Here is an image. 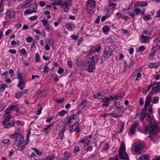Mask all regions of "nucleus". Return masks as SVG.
Instances as JSON below:
<instances>
[{
    "label": "nucleus",
    "mask_w": 160,
    "mask_h": 160,
    "mask_svg": "<svg viewBox=\"0 0 160 160\" xmlns=\"http://www.w3.org/2000/svg\"><path fill=\"white\" fill-rule=\"evenodd\" d=\"M98 59L97 55L92 57L88 55L87 56L85 65L87 67V70L89 72H92L95 69V61Z\"/></svg>",
    "instance_id": "obj_1"
},
{
    "label": "nucleus",
    "mask_w": 160,
    "mask_h": 160,
    "mask_svg": "<svg viewBox=\"0 0 160 160\" xmlns=\"http://www.w3.org/2000/svg\"><path fill=\"white\" fill-rule=\"evenodd\" d=\"M147 5V3L146 2H136L134 4L135 8L133 12H129L128 14L131 16L132 18L135 17V15H137L142 12L140 9L138 8V7H140L146 6Z\"/></svg>",
    "instance_id": "obj_2"
},
{
    "label": "nucleus",
    "mask_w": 160,
    "mask_h": 160,
    "mask_svg": "<svg viewBox=\"0 0 160 160\" xmlns=\"http://www.w3.org/2000/svg\"><path fill=\"white\" fill-rule=\"evenodd\" d=\"M118 154L120 158L122 159L128 160V156L125 151V146L124 144L122 143L121 144L118 151Z\"/></svg>",
    "instance_id": "obj_3"
},
{
    "label": "nucleus",
    "mask_w": 160,
    "mask_h": 160,
    "mask_svg": "<svg viewBox=\"0 0 160 160\" xmlns=\"http://www.w3.org/2000/svg\"><path fill=\"white\" fill-rule=\"evenodd\" d=\"M15 140V144L18 147L19 150H21L25 148L26 142L24 140L23 138H16Z\"/></svg>",
    "instance_id": "obj_4"
},
{
    "label": "nucleus",
    "mask_w": 160,
    "mask_h": 160,
    "mask_svg": "<svg viewBox=\"0 0 160 160\" xmlns=\"http://www.w3.org/2000/svg\"><path fill=\"white\" fill-rule=\"evenodd\" d=\"M157 128V126L156 124L151 122L146 126L145 129L146 132L148 133H150L153 132Z\"/></svg>",
    "instance_id": "obj_5"
},
{
    "label": "nucleus",
    "mask_w": 160,
    "mask_h": 160,
    "mask_svg": "<svg viewBox=\"0 0 160 160\" xmlns=\"http://www.w3.org/2000/svg\"><path fill=\"white\" fill-rule=\"evenodd\" d=\"M112 52V50L110 47H107L105 48L104 51L103 56L105 59H107L109 57Z\"/></svg>",
    "instance_id": "obj_6"
},
{
    "label": "nucleus",
    "mask_w": 160,
    "mask_h": 160,
    "mask_svg": "<svg viewBox=\"0 0 160 160\" xmlns=\"http://www.w3.org/2000/svg\"><path fill=\"white\" fill-rule=\"evenodd\" d=\"M160 92V82H157L154 84L151 92L152 94H155L157 92Z\"/></svg>",
    "instance_id": "obj_7"
},
{
    "label": "nucleus",
    "mask_w": 160,
    "mask_h": 160,
    "mask_svg": "<svg viewBox=\"0 0 160 160\" xmlns=\"http://www.w3.org/2000/svg\"><path fill=\"white\" fill-rule=\"evenodd\" d=\"M113 100V97L110 96L109 97H106L103 98L102 102L103 103L102 106L107 107L109 104L110 102Z\"/></svg>",
    "instance_id": "obj_8"
},
{
    "label": "nucleus",
    "mask_w": 160,
    "mask_h": 160,
    "mask_svg": "<svg viewBox=\"0 0 160 160\" xmlns=\"http://www.w3.org/2000/svg\"><path fill=\"white\" fill-rule=\"evenodd\" d=\"M132 148L133 151L137 152H140L143 148V145L141 143L134 145L132 146Z\"/></svg>",
    "instance_id": "obj_9"
},
{
    "label": "nucleus",
    "mask_w": 160,
    "mask_h": 160,
    "mask_svg": "<svg viewBox=\"0 0 160 160\" xmlns=\"http://www.w3.org/2000/svg\"><path fill=\"white\" fill-rule=\"evenodd\" d=\"M41 21L43 24V26L45 28L46 31L48 32H49L50 26L49 24L48 23V20L46 18H44Z\"/></svg>",
    "instance_id": "obj_10"
},
{
    "label": "nucleus",
    "mask_w": 160,
    "mask_h": 160,
    "mask_svg": "<svg viewBox=\"0 0 160 160\" xmlns=\"http://www.w3.org/2000/svg\"><path fill=\"white\" fill-rule=\"evenodd\" d=\"M72 5L71 1H67L64 2L62 5V7L63 9L65 12H67L68 10V7Z\"/></svg>",
    "instance_id": "obj_11"
},
{
    "label": "nucleus",
    "mask_w": 160,
    "mask_h": 160,
    "mask_svg": "<svg viewBox=\"0 0 160 160\" xmlns=\"http://www.w3.org/2000/svg\"><path fill=\"white\" fill-rule=\"evenodd\" d=\"M92 137V135H91L88 136H85L83 137L79 141V142H81L82 143H85L86 142H91V139H90Z\"/></svg>",
    "instance_id": "obj_12"
},
{
    "label": "nucleus",
    "mask_w": 160,
    "mask_h": 160,
    "mask_svg": "<svg viewBox=\"0 0 160 160\" xmlns=\"http://www.w3.org/2000/svg\"><path fill=\"white\" fill-rule=\"evenodd\" d=\"M66 129V127L65 126H63L61 129L59 131L58 133V136L60 139H62L64 137V133Z\"/></svg>",
    "instance_id": "obj_13"
},
{
    "label": "nucleus",
    "mask_w": 160,
    "mask_h": 160,
    "mask_svg": "<svg viewBox=\"0 0 160 160\" xmlns=\"http://www.w3.org/2000/svg\"><path fill=\"white\" fill-rule=\"evenodd\" d=\"M15 15V12L14 11L8 10L5 15L6 18L10 19L13 18Z\"/></svg>",
    "instance_id": "obj_14"
},
{
    "label": "nucleus",
    "mask_w": 160,
    "mask_h": 160,
    "mask_svg": "<svg viewBox=\"0 0 160 160\" xmlns=\"http://www.w3.org/2000/svg\"><path fill=\"white\" fill-rule=\"evenodd\" d=\"M140 38L142 42L143 43H145L148 42L150 37L145 36L143 34H142L140 36Z\"/></svg>",
    "instance_id": "obj_15"
},
{
    "label": "nucleus",
    "mask_w": 160,
    "mask_h": 160,
    "mask_svg": "<svg viewBox=\"0 0 160 160\" xmlns=\"http://www.w3.org/2000/svg\"><path fill=\"white\" fill-rule=\"evenodd\" d=\"M151 100V97L150 95L147 96L146 98L145 103L144 105V108H147L148 106L150 104Z\"/></svg>",
    "instance_id": "obj_16"
},
{
    "label": "nucleus",
    "mask_w": 160,
    "mask_h": 160,
    "mask_svg": "<svg viewBox=\"0 0 160 160\" xmlns=\"http://www.w3.org/2000/svg\"><path fill=\"white\" fill-rule=\"evenodd\" d=\"M139 124V122L138 121L136 122L131 127L130 132L131 134H133L135 132V128L137 127Z\"/></svg>",
    "instance_id": "obj_17"
},
{
    "label": "nucleus",
    "mask_w": 160,
    "mask_h": 160,
    "mask_svg": "<svg viewBox=\"0 0 160 160\" xmlns=\"http://www.w3.org/2000/svg\"><path fill=\"white\" fill-rule=\"evenodd\" d=\"M95 1L94 0H88L87 3V7H95Z\"/></svg>",
    "instance_id": "obj_18"
},
{
    "label": "nucleus",
    "mask_w": 160,
    "mask_h": 160,
    "mask_svg": "<svg viewBox=\"0 0 160 160\" xmlns=\"http://www.w3.org/2000/svg\"><path fill=\"white\" fill-rule=\"evenodd\" d=\"M159 66V64L158 62H150L149 63L148 66L151 68H157Z\"/></svg>",
    "instance_id": "obj_19"
},
{
    "label": "nucleus",
    "mask_w": 160,
    "mask_h": 160,
    "mask_svg": "<svg viewBox=\"0 0 160 160\" xmlns=\"http://www.w3.org/2000/svg\"><path fill=\"white\" fill-rule=\"evenodd\" d=\"M19 82L18 85V87L21 90L23 89V86L25 85V83L23 79L19 80Z\"/></svg>",
    "instance_id": "obj_20"
},
{
    "label": "nucleus",
    "mask_w": 160,
    "mask_h": 160,
    "mask_svg": "<svg viewBox=\"0 0 160 160\" xmlns=\"http://www.w3.org/2000/svg\"><path fill=\"white\" fill-rule=\"evenodd\" d=\"M54 122H53L51 124L49 125L46 128H44L43 130H44L47 133L49 132L51 129V128L52 127H54Z\"/></svg>",
    "instance_id": "obj_21"
},
{
    "label": "nucleus",
    "mask_w": 160,
    "mask_h": 160,
    "mask_svg": "<svg viewBox=\"0 0 160 160\" xmlns=\"http://www.w3.org/2000/svg\"><path fill=\"white\" fill-rule=\"evenodd\" d=\"M3 117L5 118L4 121L2 122V124L3 125H4L5 124L6 122L9 121L11 119V116L10 114H5Z\"/></svg>",
    "instance_id": "obj_22"
},
{
    "label": "nucleus",
    "mask_w": 160,
    "mask_h": 160,
    "mask_svg": "<svg viewBox=\"0 0 160 160\" xmlns=\"http://www.w3.org/2000/svg\"><path fill=\"white\" fill-rule=\"evenodd\" d=\"M87 101L84 100L82 101L81 103L78 107V109L82 110L84 108H85L87 104Z\"/></svg>",
    "instance_id": "obj_23"
},
{
    "label": "nucleus",
    "mask_w": 160,
    "mask_h": 160,
    "mask_svg": "<svg viewBox=\"0 0 160 160\" xmlns=\"http://www.w3.org/2000/svg\"><path fill=\"white\" fill-rule=\"evenodd\" d=\"M115 40V38L111 36L106 39V42L107 43H112Z\"/></svg>",
    "instance_id": "obj_24"
},
{
    "label": "nucleus",
    "mask_w": 160,
    "mask_h": 160,
    "mask_svg": "<svg viewBox=\"0 0 160 160\" xmlns=\"http://www.w3.org/2000/svg\"><path fill=\"white\" fill-rule=\"evenodd\" d=\"M101 48V46L100 45H96L91 49V52H98L100 50Z\"/></svg>",
    "instance_id": "obj_25"
},
{
    "label": "nucleus",
    "mask_w": 160,
    "mask_h": 160,
    "mask_svg": "<svg viewBox=\"0 0 160 160\" xmlns=\"http://www.w3.org/2000/svg\"><path fill=\"white\" fill-rule=\"evenodd\" d=\"M87 11L89 13L92 14L94 13L95 11V7H87Z\"/></svg>",
    "instance_id": "obj_26"
},
{
    "label": "nucleus",
    "mask_w": 160,
    "mask_h": 160,
    "mask_svg": "<svg viewBox=\"0 0 160 160\" xmlns=\"http://www.w3.org/2000/svg\"><path fill=\"white\" fill-rule=\"evenodd\" d=\"M15 122L14 121H11L9 122L5 126V128L7 129H9L10 128L13 127L14 124Z\"/></svg>",
    "instance_id": "obj_27"
},
{
    "label": "nucleus",
    "mask_w": 160,
    "mask_h": 160,
    "mask_svg": "<svg viewBox=\"0 0 160 160\" xmlns=\"http://www.w3.org/2000/svg\"><path fill=\"white\" fill-rule=\"evenodd\" d=\"M72 156L70 153L68 152L67 151H66L64 153V158L63 159L64 160H67L68 158L71 157Z\"/></svg>",
    "instance_id": "obj_28"
},
{
    "label": "nucleus",
    "mask_w": 160,
    "mask_h": 160,
    "mask_svg": "<svg viewBox=\"0 0 160 160\" xmlns=\"http://www.w3.org/2000/svg\"><path fill=\"white\" fill-rule=\"evenodd\" d=\"M124 96V95H122L121 94L115 95L113 97V100H119L122 98Z\"/></svg>",
    "instance_id": "obj_29"
},
{
    "label": "nucleus",
    "mask_w": 160,
    "mask_h": 160,
    "mask_svg": "<svg viewBox=\"0 0 160 160\" xmlns=\"http://www.w3.org/2000/svg\"><path fill=\"white\" fill-rule=\"evenodd\" d=\"M138 160H149V157L148 154L142 155L140 157Z\"/></svg>",
    "instance_id": "obj_30"
},
{
    "label": "nucleus",
    "mask_w": 160,
    "mask_h": 160,
    "mask_svg": "<svg viewBox=\"0 0 160 160\" xmlns=\"http://www.w3.org/2000/svg\"><path fill=\"white\" fill-rule=\"evenodd\" d=\"M90 144L91 142H86L84 145L83 149L86 150H88L92 146Z\"/></svg>",
    "instance_id": "obj_31"
},
{
    "label": "nucleus",
    "mask_w": 160,
    "mask_h": 160,
    "mask_svg": "<svg viewBox=\"0 0 160 160\" xmlns=\"http://www.w3.org/2000/svg\"><path fill=\"white\" fill-rule=\"evenodd\" d=\"M54 157L53 155H50L42 159V160H53Z\"/></svg>",
    "instance_id": "obj_32"
},
{
    "label": "nucleus",
    "mask_w": 160,
    "mask_h": 160,
    "mask_svg": "<svg viewBox=\"0 0 160 160\" xmlns=\"http://www.w3.org/2000/svg\"><path fill=\"white\" fill-rule=\"evenodd\" d=\"M146 47L144 45L139 46L138 49V51L140 52L144 51L146 49Z\"/></svg>",
    "instance_id": "obj_33"
},
{
    "label": "nucleus",
    "mask_w": 160,
    "mask_h": 160,
    "mask_svg": "<svg viewBox=\"0 0 160 160\" xmlns=\"http://www.w3.org/2000/svg\"><path fill=\"white\" fill-rule=\"evenodd\" d=\"M110 27L107 25H105L102 28V30L104 33H106L108 32L110 30Z\"/></svg>",
    "instance_id": "obj_34"
},
{
    "label": "nucleus",
    "mask_w": 160,
    "mask_h": 160,
    "mask_svg": "<svg viewBox=\"0 0 160 160\" xmlns=\"http://www.w3.org/2000/svg\"><path fill=\"white\" fill-rule=\"evenodd\" d=\"M158 99L159 98L158 97H153L152 99L151 102L154 104L158 103Z\"/></svg>",
    "instance_id": "obj_35"
},
{
    "label": "nucleus",
    "mask_w": 160,
    "mask_h": 160,
    "mask_svg": "<svg viewBox=\"0 0 160 160\" xmlns=\"http://www.w3.org/2000/svg\"><path fill=\"white\" fill-rule=\"evenodd\" d=\"M146 116V113L145 112L141 113L140 116V118L142 121H143Z\"/></svg>",
    "instance_id": "obj_36"
},
{
    "label": "nucleus",
    "mask_w": 160,
    "mask_h": 160,
    "mask_svg": "<svg viewBox=\"0 0 160 160\" xmlns=\"http://www.w3.org/2000/svg\"><path fill=\"white\" fill-rule=\"evenodd\" d=\"M8 110H10L11 111L13 110H17L18 109V107L16 106L10 105L8 107Z\"/></svg>",
    "instance_id": "obj_37"
},
{
    "label": "nucleus",
    "mask_w": 160,
    "mask_h": 160,
    "mask_svg": "<svg viewBox=\"0 0 160 160\" xmlns=\"http://www.w3.org/2000/svg\"><path fill=\"white\" fill-rule=\"evenodd\" d=\"M32 150H34V152H35L37 155L39 156H41L42 155V152L39 151L37 149L33 148H32Z\"/></svg>",
    "instance_id": "obj_38"
},
{
    "label": "nucleus",
    "mask_w": 160,
    "mask_h": 160,
    "mask_svg": "<svg viewBox=\"0 0 160 160\" xmlns=\"http://www.w3.org/2000/svg\"><path fill=\"white\" fill-rule=\"evenodd\" d=\"M94 98L97 99H101L102 98V96L100 93H96L94 95Z\"/></svg>",
    "instance_id": "obj_39"
},
{
    "label": "nucleus",
    "mask_w": 160,
    "mask_h": 160,
    "mask_svg": "<svg viewBox=\"0 0 160 160\" xmlns=\"http://www.w3.org/2000/svg\"><path fill=\"white\" fill-rule=\"evenodd\" d=\"M74 116L73 115H71L70 116L67 117L66 118H67L68 120L67 122L69 123H72L71 121L73 119Z\"/></svg>",
    "instance_id": "obj_40"
},
{
    "label": "nucleus",
    "mask_w": 160,
    "mask_h": 160,
    "mask_svg": "<svg viewBox=\"0 0 160 160\" xmlns=\"http://www.w3.org/2000/svg\"><path fill=\"white\" fill-rule=\"evenodd\" d=\"M62 3V1L61 0H57L54 1L52 3V5H60Z\"/></svg>",
    "instance_id": "obj_41"
},
{
    "label": "nucleus",
    "mask_w": 160,
    "mask_h": 160,
    "mask_svg": "<svg viewBox=\"0 0 160 160\" xmlns=\"http://www.w3.org/2000/svg\"><path fill=\"white\" fill-rule=\"evenodd\" d=\"M22 74L20 73V70H18L17 71V78L19 80L22 79Z\"/></svg>",
    "instance_id": "obj_42"
},
{
    "label": "nucleus",
    "mask_w": 160,
    "mask_h": 160,
    "mask_svg": "<svg viewBox=\"0 0 160 160\" xmlns=\"http://www.w3.org/2000/svg\"><path fill=\"white\" fill-rule=\"evenodd\" d=\"M30 4L29 3H27L25 4H23L21 6H19L18 7L19 8H25L26 7H27L30 6Z\"/></svg>",
    "instance_id": "obj_43"
},
{
    "label": "nucleus",
    "mask_w": 160,
    "mask_h": 160,
    "mask_svg": "<svg viewBox=\"0 0 160 160\" xmlns=\"http://www.w3.org/2000/svg\"><path fill=\"white\" fill-rule=\"evenodd\" d=\"M153 118L152 115L148 114L146 118V121H148V122L151 121L152 120Z\"/></svg>",
    "instance_id": "obj_44"
},
{
    "label": "nucleus",
    "mask_w": 160,
    "mask_h": 160,
    "mask_svg": "<svg viewBox=\"0 0 160 160\" xmlns=\"http://www.w3.org/2000/svg\"><path fill=\"white\" fill-rule=\"evenodd\" d=\"M46 42L48 43L47 44H48L50 45H52L53 44L54 41L52 39H48V40H46Z\"/></svg>",
    "instance_id": "obj_45"
},
{
    "label": "nucleus",
    "mask_w": 160,
    "mask_h": 160,
    "mask_svg": "<svg viewBox=\"0 0 160 160\" xmlns=\"http://www.w3.org/2000/svg\"><path fill=\"white\" fill-rule=\"evenodd\" d=\"M33 12L31 9H28V10L25 11L24 12V14L25 15H26L28 14H30Z\"/></svg>",
    "instance_id": "obj_46"
},
{
    "label": "nucleus",
    "mask_w": 160,
    "mask_h": 160,
    "mask_svg": "<svg viewBox=\"0 0 160 160\" xmlns=\"http://www.w3.org/2000/svg\"><path fill=\"white\" fill-rule=\"evenodd\" d=\"M22 96V94L20 92H19L15 94V97L17 98H20Z\"/></svg>",
    "instance_id": "obj_47"
},
{
    "label": "nucleus",
    "mask_w": 160,
    "mask_h": 160,
    "mask_svg": "<svg viewBox=\"0 0 160 160\" xmlns=\"http://www.w3.org/2000/svg\"><path fill=\"white\" fill-rule=\"evenodd\" d=\"M19 51L20 53L23 55H25L27 54L26 50L24 48H22Z\"/></svg>",
    "instance_id": "obj_48"
},
{
    "label": "nucleus",
    "mask_w": 160,
    "mask_h": 160,
    "mask_svg": "<svg viewBox=\"0 0 160 160\" xmlns=\"http://www.w3.org/2000/svg\"><path fill=\"white\" fill-rule=\"evenodd\" d=\"M49 68L48 67L47 65L45 66L43 68V72L44 73H47L49 71Z\"/></svg>",
    "instance_id": "obj_49"
},
{
    "label": "nucleus",
    "mask_w": 160,
    "mask_h": 160,
    "mask_svg": "<svg viewBox=\"0 0 160 160\" xmlns=\"http://www.w3.org/2000/svg\"><path fill=\"white\" fill-rule=\"evenodd\" d=\"M141 76L142 75L141 73L139 72H138L137 74V77L136 79V80L138 81L140 79Z\"/></svg>",
    "instance_id": "obj_50"
},
{
    "label": "nucleus",
    "mask_w": 160,
    "mask_h": 160,
    "mask_svg": "<svg viewBox=\"0 0 160 160\" xmlns=\"http://www.w3.org/2000/svg\"><path fill=\"white\" fill-rule=\"evenodd\" d=\"M38 18V16L37 15H34L31 17L29 18V20L31 21H33L37 19Z\"/></svg>",
    "instance_id": "obj_51"
},
{
    "label": "nucleus",
    "mask_w": 160,
    "mask_h": 160,
    "mask_svg": "<svg viewBox=\"0 0 160 160\" xmlns=\"http://www.w3.org/2000/svg\"><path fill=\"white\" fill-rule=\"evenodd\" d=\"M65 28L69 31H72V26L70 24H66V25Z\"/></svg>",
    "instance_id": "obj_52"
},
{
    "label": "nucleus",
    "mask_w": 160,
    "mask_h": 160,
    "mask_svg": "<svg viewBox=\"0 0 160 160\" xmlns=\"http://www.w3.org/2000/svg\"><path fill=\"white\" fill-rule=\"evenodd\" d=\"M143 18L145 20H148L151 18V16L150 15L148 14L146 16H144L143 17Z\"/></svg>",
    "instance_id": "obj_53"
},
{
    "label": "nucleus",
    "mask_w": 160,
    "mask_h": 160,
    "mask_svg": "<svg viewBox=\"0 0 160 160\" xmlns=\"http://www.w3.org/2000/svg\"><path fill=\"white\" fill-rule=\"evenodd\" d=\"M26 40L28 42H31L33 41V38L32 37H28L26 38Z\"/></svg>",
    "instance_id": "obj_54"
},
{
    "label": "nucleus",
    "mask_w": 160,
    "mask_h": 160,
    "mask_svg": "<svg viewBox=\"0 0 160 160\" xmlns=\"http://www.w3.org/2000/svg\"><path fill=\"white\" fill-rule=\"evenodd\" d=\"M40 57L39 54L38 53H36L35 54V61L38 62L39 61Z\"/></svg>",
    "instance_id": "obj_55"
},
{
    "label": "nucleus",
    "mask_w": 160,
    "mask_h": 160,
    "mask_svg": "<svg viewBox=\"0 0 160 160\" xmlns=\"http://www.w3.org/2000/svg\"><path fill=\"white\" fill-rule=\"evenodd\" d=\"M67 112L64 110H62L59 113V115L60 116H63Z\"/></svg>",
    "instance_id": "obj_56"
},
{
    "label": "nucleus",
    "mask_w": 160,
    "mask_h": 160,
    "mask_svg": "<svg viewBox=\"0 0 160 160\" xmlns=\"http://www.w3.org/2000/svg\"><path fill=\"white\" fill-rule=\"evenodd\" d=\"M123 15V14L119 12L116 13V16L118 18H122Z\"/></svg>",
    "instance_id": "obj_57"
},
{
    "label": "nucleus",
    "mask_w": 160,
    "mask_h": 160,
    "mask_svg": "<svg viewBox=\"0 0 160 160\" xmlns=\"http://www.w3.org/2000/svg\"><path fill=\"white\" fill-rule=\"evenodd\" d=\"M18 135H17V133L16 132H14V134H13L9 136V137L10 138L13 139L16 137L18 136Z\"/></svg>",
    "instance_id": "obj_58"
},
{
    "label": "nucleus",
    "mask_w": 160,
    "mask_h": 160,
    "mask_svg": "<svg viewBox=\"0 0 160 160\" xmlns=\"http://www.w3.org/2000/svg\"><path fill=\"white\" fill-rule=\"evenodd\" d=\"M64 101V98H62L61 99H56V101L57 102L59 103H62Z\"/></svg>",
    "instance_id": "obj_59"
},
{
    "label": "nucleus",
    "mask_w": 160,
    "mask_h": 160,
    "mask_svg": "<svg viewBox=\"0 0 160 160\" xmlns=\"http://www.w3.org/2000/svg\"><path fill=\"white\" fill-rule=\"evenodd\" d=\"M9 142V140L8 139H5L3 140L1 142V144H7Z\"/></svg>",
    "instance_id": "obj_60"
},
{
    "label": "nucleus",
    "mask_w": 160,
    "mask_h": 160,
    "mask_svg": "<svg viewBox=\"0 0 160 160\" xmlns=\"http://www.w3.org/2000/svg\"><path fill=\"white\" fill-rule=\"evenodd\" d=\"M79 151V147L77 146H76L74 147V150L73 152L74 153L78 152Z\"/></svg>",
    "instance_id": "obj_61"
},
{
    "label": "nucleus",
    "mask_w": 160,
    "mask_h": 160,
    "mask_svg": "<svg viewBox=\"0 0 160 160\" xmlns=\"http://www.w3.org/2000/svg\"><path fill=\"white\" fill-rule=\"evenodd\" d=\"M109 5L110 7H112L113 9H114L115 8V7H116V4L113 3H110Z\"/></svg>",
    "instance_id": "obj_62"
},
{
    "label": "nucleus",
    "mask_w": 160,
    "mask_h": 160,
    "mask_svg": "<svg viewBox=\"0 0 160 160\" xmlns=\"http://www.w3.org/2000/svg\"><path fill=\"white\" fill-rule=\"evenodd\" d=\"M64 72V69L60 67L58 70V72L60 74H62Z\"/></svg>",
    "instance_id": "obj_63"
},
{
    "label": "nucleus",
    "mask_w": 160,
    "mask_h": 160,
    "mask_svg": "<svg viewBox=\"0 0 160 160\" xmlns=\"http://www.w3.org/2000/svg\"><path fill=\"white\" fill-rule=\"evenodd\" d=\"M32 9H31V10L33 12H35L37 11V5H33V7H32Z\"/></svg>",
    "instance_id": "obj_64"
}]
</instances>
